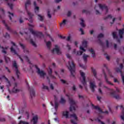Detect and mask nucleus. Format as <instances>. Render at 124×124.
I'll return each mask as SVG.
<instances>
[{
	"mask_svg": "<svg viewBox=\"0 0 124 124\" xmlns=\"http://www.w3.org/2000/svg\"><path fill=\"white\" fill-rule=\"evenodd\" d=\"M87 41H83L82 42V46H80L79 49L81 51H76V49H74L72 54L73 55H77V56H81L84 52H86V49H85L84 48H86L87 47Z\"/></svg>",
	"mask_w": 124,
	"mask_h": 124,
	"instance_id": "1",
	"label": "nucleus"
},
{
	"mask_svg": "<svg viewBox=\"0 0 124 124\" xmlns=\"http://www.w3.org/2000/svg\"><path fill=\"white\" fill-rule=\"evenodd\" d=\"M30 5H31V0H27L25 3V9L29 18H25V20H28L30 23H32V22H33V19H32V17H33V14L30 12V11L28 10V7H29Z\"/></svg>",
	"mask_w": 124,
	"mask_h": 124,
	"instance_id": "2",
	"label": "nucleus"
},
{
	"mask_svg": "<svg viewBox=\"0 0 124 124\" xmlns=\"http://www.w3.org/2000/svg\"><path fill=\"white\" fill-rule=\"evenodd\" d=\"M67 67L70 71L72 76L74 77L75 76V64L73 60H70L68 62V65H67Z\"/></svg>",
	"mask_w": 124,
	"mask_h": 124,
	"instance_id": "3",
	"label": "nucleus"
},
{
	"mask_svg": "<svg viewBox=\"0 0 124 124\" xmlns=\"http://www.w3.org/2000/svg\"><path fill=\"white\" fill-rule=\"evenodd\" d=\"M29 31L31 32L32 34L34 35L35 38H39L43 36L42 33L33 31V30H32V28H34V25L29 24Z\"/></svg>",
	"mask_w": 124,
	"mask_h": 124,
	"instance_id": "4",
	"label": "nucleus"
},
{
	"mask_svg": "<svg viewBox=\"0 0 124 124\" xmlns=\"http://www.w3.org/2000/svg\"><path fill=\"white\" fill-rule=\"evenodd\" d=\"M94 9L96 10V15H100L101 13L99 12L98 9H100L101 10H104L106 12H108V8L105 5H102L101 4H99L95 5Z\"/></svg>",
	"mask_w": 124,
	"mask_h": 124,
	"instance_id": "5",
	"label": "nucleus"
},
{
	"mask_svg": "<svg viewBox=\"0 0 124 124\" xmlns=\"http://www.w3.org/2000/svg\"><path fill=\"white\" fill-rule=\"evenodd\" d=\"M66 96H67L69 98L70 104L71 105V107L70 108V111L72 112H74L75 111L76 108H75V101L72 99V98H70L69 95L66 94Z\"/></svg>",
	"mask_w": 124,
	"mask_h": 124,
	"instance_id": "6",
	"label": "nucleus"
},
{
	"mask_svg": "<svg viewBox=\"0 0 124 124\" xmlns=\"http://www.w3.org/2000/svg\"><path fill=\"white\" fill-rule=\"evenodd\" d=\"M89 85L92 92L93 93H94L95 91V89L97 88L94 79H91L89 80Z\"/></svg>",
	"mask_w": 124,
	"mask_h": 124,
	"instance_id": "7",
	"label": "nucleus"
},
{
	"mask_svg": "<svg viewBox=\"0 0 124 124\" xmlns=\"http://www.w3.org/2000/svg\"><path fill=\"white\" fill-rule=\"evenodd\" d=\"M108 91H109L110 95L112 96V97H114V98L117 100L121 99V96L120 95H115V93H116V91H114V90L109 88H108Z\"/></svg>",
	"mask_w": 124,
	"mask_h": 124,
	"instance_id": "8",
	"label": "nucleus"
},
{
	"mask_svg": "<svg viewBox=\"0 0 124 124\" xmlns=\"http://www.w3.org/2000/svg\"><path fill=\"white\" fill-rule=\"evenodd\" d=\"M11 44L13 46L11 47V52L15 55H17V51H18V47L15 43L11 42Z\"/></svg>",
	"mask_w": 124,
	"mask_h": 124,
	"instance_id": "9",
	"label": "nucleus"
},
{
	"mask_svg": "<svg viewBox=\"0 0 124 124\" xmlns=\"http://www.w3.org/2000/svg\"><path fill=\"white\" fill-rule=\"evenodd\" d=\"M70 118L71 119V122L73 124H77L76 122L78 121V117H77V115L75 114V113L71 114L70 116Z\"/></svg>",
	"mask_w": 124,
	"mask_h": 124,
	"instance_id": "10",
	"label": "nucleus"
},
{
	"mask_svg": "<svg viewBox=\"0 0 124 124\" xmlns=\"http://www.w3.org/2000/svg\"><path fill=\"white\" fill-rule=\"evenodd\" d=\"M13 67L15 68V71L16 73V75H17V78H19V76L20 75V71L18 69V65L17 64V63L16 62V61H14L13 62Z\"/></svg>",
	"mask_w": 124,
	"mask_h": 124,
	"instance_id": "11",
	"label": "nucleus"
},
{
	"mask_svg": "<svg viewBox=\"0 0 124 124\" xmlns=\"http://www.w3.org/2000/svg\"><path fill=\"white\" fill-rule=\"evenodd\" d=\"M35 68L36 69L37 73H38V75L42 78H44L45 76H46V73H45L44 71L41 70L40 69L37 67V66H36Z\"/></svg>",
	"mask_w": 124,
	"mask_h": 124,
	"instance_id": "12",
	"label": "nucleus"
},
{
	"mask_svg": "<svg viewBox=\"0 0 124 124\" xmlns=\"http://www.w3.org/2000/svg\"><path fill=\"white\" fill-rule=\"evenodd\" d=\"M80 73L81 77L80 78V81L82 84H83V85L85 86V85H86V76H85L86 75L85 74V73L82 71H80Z\"/></svg>",
	"mask_w": 124,
	"mask_h": 124,
	"instance_id": "13",
	"label": "nucleus"
},
{
	"mask_svg": "<svg viewBox=\"0 0 124 124\" xmlns=\"http://www.w3.org/2000/svg\"><path fill=\"white\" fill-rule=\"evenodd\" d=\"M51 52L53 54H58V55H60V54L62 53L61 49H60V47L57 45L55 46V48H54Z\"/></svg>",
	"mask_w": 124,
	"mask_h": 124,
	"instance_id": "14",
	"label": "nucleus"
},
{
	"mask_svg": "<svg viewBox=\"0 0 124 124\" xmlns=\"http://www.w3.org/2000/svg\"><path fill=\"white\" fill-rule=\"evenodd\" d=\"M47 73L49 76L50 77L51 79H52L53 80H55V79H56V77L52 75V68H51L50 67H49L48 69H47Z\"/></svg>",
	"mask_w": 124,
	"mask_h": 124,
	"instance_id": "15",
	"label": "nucleus"
},
{
	"mask_svg": "<svg viewBox=\"0 0 124 124\" xmlns=\"http://www.w3.org/2000/svg\"><path fill=\"white\" fill-rule=\"evenodd\" d=\"M91 105L93 109H94L95 110V111L97 112V113H98V114H101V113H103V112H102V110H101V109H100V108H99V107L94 106V105H93V104H91Z\"/></svg>",
	"mask_w": 124,
	"mask_h": 124,
	"instance_id": "16",
	"label": "nucleus"
},
{
	"mask_svg": "<svg viewBox=\"0 0 124 124\" xmlns=\"http://www.w3.org/2000/svg\"><path fill=\"white\" fill-rule=\"evenodd\" d=\"M104 76L105 77V80L107 83V84H108V85H111V86H113V83L110 82L108 80V78L107 77V76L106 75V74H105V72L103 71Z\"/></svg>",
	"mask_w": 124,
	"mask_h": 124,
	"instance_id": "17",
	"label": "nucleus"
},
{
	"mask_svg": "<svg viewBox=\"0 0 124 124\" xmlns=\"http://www.w3.org/2000/svg\"><path fill=\"white\" fill-rule=\"evenodd\" d=\"M33 5L34 6V9L35 13H36V14H37V13L39 12V7L37 6L36 1H34L33 2Z\"/></svg>",
	"mask_w": 124,
	"mask_h": 124,
	"instance_id": "18",
	"label": "nucleus"
},
{
	"mask_svg": "<svg viewBox=\"0 0 124 124\" xmlns=\"http://www.w3.org/2000/svg\"><path fill=\"white\" fill-rule=\"evenodd\" d=\"M19 92H20V90L19 89H18V88H17V83H15L14 87L12 90V92L16 93H19Z\"/></svg>",
	"mask_w": 124,
	"mask_h": 124,
	"instance_id": "19",
	"label": "nucleus"
},
{
	"mask_svg": "<svg viewBox=\"0 0 124 124\" xmlns=\"http://www.w3.org/2000/svg\"><path fill=\"white\" fill-rule=\"evenodd\" d=\"M89 52L92 54V57L93 58L95 57V51L93 49V48H90L88 49Z\"/></svg>",
	"mask_w": 124,
	"mask_h": 124,
	"instance_id": "20",
	"label": "nucleus"
},
{
	"mask_svg": "<svg viewBox=\"0 0 124 124\" xmlns=\"http://www.w3.org/2000/svg\"><path fill=\"white\" fill-rule=\"evenodd\" d=\"M18 57L21 61L22 62H24V60H23V58L26 61V62H30V59H29V57L26 56L25 57L22 56L21 57L20 56L18 55Z\"/></svg>",
	"mask_w": 124,
	"mask_h": 124,
	"instance_id": "21",
	"label": "nucleus"
},
{
	"mask_svg": "<svg viewBox=\"0 0 124 124\" xmlns=\"http://www.w3.org/2000/svg\"><path fill=\"white\" fill-rule=\"evenodd\" d=\"M38 120V117L37 115L34 116L32 119V122L33 124H37V121ZM41 124H45L44 123H42Z\"/></svg>",
	"mask_w": 124,
	"mask_h": 124,
	"instance_id": "22",
	"label": "nucleus"
},
{
	"mask_svg": "<svg viewBox=\"0 0 124 124\" xmlns=\"http://www.w3.org/2000/svg\"><path fill=\"white\" fill-rule=\"evenodd\" d=\"M54 99L55 100V109L56 110V111H57V110H58V107H59V103L58 102H57V99H58V98L57 97V96H54Z\"/></svg>",
	"mask_w": 124,
	"mask_h": 124,
	"instance_id": "23",
	"label": "nucleus"
},
{
	"mask_svg": "<svg viewBox=\"0 0 124 124\" xmlns=\"http://www.w3.org/2000/svg\"><path fill=\"white\" fill-rule=\"evenodd\" d=\"M20 46H21V48L24 49V52L27 55H28V54H30V51L27 49H25V46H24V45L22 44H19Z\"/></svg>",
	"mask_w": 124,
	"mask_h": 124,
	"instance_id": "24",
	"label": "nucleus"
},
{
	"mask_svg": "<svg viewBox=\"0 0 124 124\" xmlns=\"http://www.w3.org/2000/svg\"><path fill=\"white\" fill-rule=\"evenodd\" d=\"M69 114V112L67 111H64L62 112V115L63 116V117H65L66 119L68 118V114Z\"/></svg>",
	"mask_w": 124,
	"mask_h": 124,
	"instance_id": "25",
	"label": "nucleus"
},
{
	"mask_svg": "<svg viewBox=\"0 0 124 124\" xmlns=\"http://www.w3.org/2000/svg\"><path fill=\"white\" fill-rule=\"evenodd\" d=\"M67 20H66V19H64L63 20V21L62 22V23H61V24H60V27H61V28H62V27H64V26L66 24H67Z\"/></svg>",
	"mask_w": 124,
	"mask_h": 124,
	"instance_id": "26",
	"label": "nucleus"
},
{
	"mask_svg": "<svg viewBox=\"0 0 124 124\" xmlns=\"http://www.w3.org/2000/svg\"><path fill=\"white\" fill-rule=\"evenodd\" d=\"M88 58H90V56H89L86 54H83V59L84 62H86L87 61H88Z\"/></svg>",
	"mask_w": 124,
	"mask_h": 124,
	"instance_id": "27",
	"label": "nucleus"
},
{
	"mask_svg": "<svg viewBox=\"0 0 124 124\" xmlns=\"http://www.w3.org/2000/svg\"><path fill=\"white\" fill-rule=\"evenodd\" d=\"M30 95L31 98L33 97L35 95V93H34V90L32 89H30Z\"/></svg>",
	"mask_w": 124,
	"mask_h": 124,
	"instance_id": "28",
	"label": "nucleus"
},
{
	"mask_svg": "<svg viewBox=\"0 0 124 124\" xmlns=\"http://www.w3.org/2000/svg\"><path fill=\"white\" fill-rule=\"evenodd\" d=\"M100 119H102V117L99 116V118H98L96 119V121L98 122V123H99V124H105V123H104V122H102L101 121H100Z\"/></svg>",
	"mask_w": 124,
	"mask_h": 124,
	"instance_id": "29",
	"label": "nucleus"
},
{
	"mask_svg": "<svg viewBox=\"0 0 124 124\" xmlns=\"http://www.w3.org/2000/svg\"><path fill=\"white\" fill-rule=\"evenodd\" d=\"M38 19L39 21L42 22L43 21V20H44V16H41V15H38Z\"/></svg>",
	"mask_w": 124,
	"mask_h": 124,
	"instance_id": "30",
	"label": "nucleus"
},
{
	"mask_svg": "<svg viewBox=\"0 0 124 124\" xmlns=\"http://www.w3.org/2000/svg\"><path fill=\"white\" fill-rule=\"evenodd\" d=\"M8 16H9L10 20H12V17L14 16V14L10 12H8Z\"/></svg>",
	"mask_w": 124,
	"mask_h": 124,
	"instance_id": "31",
	"label": "nucleus"
},
{
	"mask_svg": "<svg viewBox=\"0 0 124 124\" xmlns=\"http://www.w3.org/2000/svg\"><path fill=\"white\" fill-rule=\"evenodd\" d=\"M3 78H5L4 77H3ZM6 80V86L7 87H8V88H9V87H10V86H11V84L10 83V82L9 81H8V79H7V78H5Z\"/></svg>",
	"mask_w": 124,
	"mask_h": 124,
	"instance_id": "32",
	"label": "nucleus"
},
{
	"mask_svg": "<svg viewBox=\"0 0 124 124\" xmlns=\"http://www.w3.org/2000/svg\"><path fill=\"white\" fill-rule=\"evenodd\" d=\"M2 23L4 24L5 27H6V29H7V30L8 31H10V27H9L7 24H6V23H5V21L3 20L2 21Z\"/></svg>",
	"mask_w": 124,
	"mask_h": 124,
	"instance_id": "33",
	"label": "nucleus"
},
{
	"mask_svg": "<svg viewBox=\"0 0 124 124\" xmlns=\"http://www.w3.org/2000/svg\"><path fill=\"white\" fill-rule=\"evenodd\" d=\"M92 72H93V75L95 78H96V71H95V69L92 68Z\"/></svg>",
	"mask_w": 124,
	"mask_h": 124,
	"instance_id": "34",
	"label": "nucleus"
},
{
	"mask_svg": "<svg viewBox=\"0 0 124 124\" xmlns=\"http://www.w3.org/2000/svg\"><path fill=\"white\" fill-rule=\"evenodd\" d=\"M2 52L3 54H6V50H7L8 49V46L5 47V48L4 47H2Z\"/></svg>",
	"mask_w": 124,
	"mask_h": 124,
	"instance_id": "35",
	"label": "nucleus"
},
{
	"mask_svg": "<svg viewBox=\"0 0 124 124\" xmlns=\"http://www.w3.org/2000/svg\"><path fill=\"white\" fill-rule=\"evenodd\" d=\"M80 21H81V22H80V25L81 26V27H85V23H84V19H83V18H81L80 19Z\"/></svg>",
	"mask_w": 124,
	"mask_h": 124,
	"instance_id": "36",
	"label": "nucleus"
},
{
	"mask_svg": "<svg viewBox=\"0 0 124 124\" xmlns=\"http://www.w3.org/2000/svg\"><path fill=\"white\" fill-rule=\"evenodd\" d=\"M5 60L7 63L10 62V59L9 57H5Z\"/></svg>",
	"mask_w": 124,
	"mask_h": 124,
	"instance_id": "37",
	"label": "nucleus"
},
{
	"mask_svg": "<svg viewBox=\"0 0 124 124\" xmlns=\"http://www.w3.org/2000/svg\"><path fill=\"white\" fill-rule=\"evenodd\" d=\"M4 37H5V38L8 39V38H10V36L7 33H5L4 34Z\"/></svg>",
	"mask_w": 124,
	"mask_h": 124,
	"instance_id": "38",
	"label": "nucleus"
},
{
	"mask_svg": "<svg viewBox=\"0 0 124 124\" xmlns=\"http://www.w3.org/2000/svg\"><path fill=\"white\" fill-rule=\"evenodd\" d=\"M65 99H64L63 98H61V99L60 100V103H62V104H63L64 103H65Z\"/></svg>",
	"mask_w": 124,
	"mask_h": 124,
	"instance_id": "39",
	"label": "nucleus"
},
{
	"mask_svg": "<svg viewBox=\"0 0 124 124\" xmlns=\"http://www.w3.org/2000/svg\"><path fill=\"white\" fill-rule=\"evenodd\" d=\"M30 42H31V44H32V45H33V46H34V47H36V44H35V43L34 42L32 41V39L30 40Z\"/></svg>",
	"mask_w": 124,
	"mask_h": 124,
	"instance_id": "40",
	"label": "nucleus"
},
{
	"mask_svg": "<svg viewBox=\"0 0 124 124\" xmlns=\"http://www.w3.org/2000/svg\"><path fill=\"white\" fill-rule=\"evenodd\" d=\"M18 124H29V123L26 122V121H20L19 123Z\"/></svg>",
	"mask_w": 124,
	"mask_h": 124,
	"instance_id": "41",
	"label": "nucleus"
},
{
	"mask_svg": "<svg viewBox=\"0 0 124 124\" xmlns=\"http://www.w3.org/2000/svg\"><path fill=\"white\" fill-rule=\"evenodd\" d=\"M121 118L122 120H123V122L122 124H124V111L122 112V115L121 116Z\"/></svg>",
	"mask_w": 124,
	"mask_h": 124,
	"instance_id": "42",
	"label": "nucleus"
},
{
	"mask_svg": "<svg viewBox=\"0 0 124 124\" xmlns=\"http://www.w3.org/2000/svg\"><path fill=\"white\" fill-rule=\"evenodd\" d=\"M46 46L48 49H50V47H51V42L49 41L46 43Z\"/></svg>",
	"mask_w": 124,
	"mask_h": 124,
	"instance_id": "43",
	"label": "nucleus"
},
{
	"mask_svg": "<svg viewBox=\"0 0 124 124\" xmlns=\"http://www.w3.org/2000/svg\"><path fill=\"white\" fill-rule=\"evenodd\" d=\"M104 36V35L103 34H102V33H101V34H100L98 35V38L99 39H100V38H103Z\"/></svg>",
	"mask_w": 124,
	"mask_h": 124,
	"instance_id": "44",
	"label": "nucleus"
},
{
	"mask_svg": "<svg viewBox=\"0 0 124 124\" xmlns=\"http://www.w3.org/2000/svg\"><path fill=\"white\" fill-rule=\"evenodd\" d=\"M8 5H9V6L10 7L11 9H12L13 8V4L12 3H8Z\"/></svg>",
	"mask_w": 124,
	"mask_h": 124,
	"instance_id": "45",
	"label": "nucleus"
},
{
	"mask_svg": "<svg viewBox=\"0 0 124 124\" xmlns=\"http://www.w3.org/2000/svg\"><path fill=\"white\" fill-rule=\"evenodd\" d=\"M78 98L80 99H83L84 98V96L80 94H78Z\"/></svg>",
	"mask_w": 124,
	"mask_h": 124,
	"instance_id": "46",
	"label": "nucleus"
},
{
	"mask_svg": "<svg viewBox=\"0 0 124 124\" xmlns=\"http://www.w3.org/2000/svg\"><path fill=\"white\" fill-rule=\"evenodd\" d=\"M71 15V11H69L68 12L67 14V16L68 17H70Z\"/></svg>",
	"mask_w": 124,
	"mask_h": 124,
	"instance_id": "47",
	"label": "nucleus"
},
{
	"mask_svg": "<svg viewBox=\"0 0 124 124\" xmlns=\"http://www.w3.org/2000/svg\"><path fill=\"white\" fill-rule=\"evenodd\" d=\"M61 81L62 82V84H67V82H66V81L63 79H61Z\"/></svg>",
	"mask_w": 124,
	"mask_h": 124,
	"instance_id": "48",
	"label": "nucleus"
},
{
	"mask_svg": "<svg viewBox=\"0 0 124 124\" xmlns=\"http://www.w3.org/2000/svg\"><path fill=\"white\" fill-rule=\"evenodd\" d=\"M43 89H44L45 90H47V91L49 90V88H48V86H46L45 85H43Z\"/></svg>",
	"mask_w": 124,
	"mask_h": 124,
	"instance_id": "49",
	"label": "nucleus"
},
{
	"mask_svg": "<svg viewBox=\"0 0 124 124\" xmlns=\"http://www.w3.org/2000/svg\"><path fill=\"white\" fill-rule=\"evenodd\" d=\"M66 57H67V58L68 59H71V55H70V54H66Z\"/></svg>",
	"mask_w": 124,
	"mask_h": 124,
	"instance_id": "50",
	"label": "nucleus"
},
{
	"mask_svg": "<svg viewBox=\"0 0 124 124\" xmlns=\"http://www.w3.org/2000/svg\"><path fill=\"white\" fill-rule=\"evenodd\" d=\"M19 23L20 24H22V23H24V20H23V19L21 17H20L19 18Z\"/></svg>",
	"mask_w": 124,
	"mask_h": 124,
	"instance_id": "51",
	"label": "nucleus"
},
{
	"mask_svg": "<svg viewBox=\"0 0 124 124\" xmlns=\"http://www.w3.org/2000/svg\"><path fill=\"white\" fill-rule=\"evenodd\" d=\"M47 16L48 17V18H51V15L50 14V11H48L47 12Z\"/></svg>",
	"mask_w": 124,
	"mask_h": 124,
	"instance_id": "52",
	"label": "nucleus"
},
{
	"mask_svg": "<svg viewBox=\"0 0 124 124\" xmlns=\"http://www.w3.org/2000/svg\"><path fill=\"white\" fill-rule=\"evenodd\" d=\"M106 57L107 60H108V61L110 60V56L109 55H106Z\"/></svg>",
	"mask_w": 124,
	"mask_h": 124,
	"instance_id": "53",
	"label": "nucleus"
},
{
	"mask_svg": "<svg viewBox=\"0 0 124 124\" xmlns=\"http://www.w3.org/2000/svg\"><path fill=\"white\" fill-rule=\"evenodd\" d=\"M79 66H80V67H82V68H84V69L86 68V67L83 64H79Z\"/></svg>",
	"mask_w": 124,
	"mask_h": 124,
	"instance_id": "54",
	"label": "nucleus"
},
{
	"mask_svg": "<svg viewBox=\"0 0 124 124\" xmlns=\"http://www.w3.org/2000/svg\"><path fill=\"white\" fill-rule=\"evenodd\" d=\"M98 92L99 93H100L101 94H102V91L101 90V89L100 88L98 89Z\"/></svg>",
	"mask_w": 124,
	"mask_h": 124,
	"instance_id": "55",
	"label": "nucleus"
},
{
	"mask_svg": "<svg viewBox=\"0 0 124 124\" xmlns=\"http://www.w3.org/2000/svg\"><path fill=\"white\" fill-rule=\"evenodd\" d=\"M70 38H71L70 36H68L66 38L67 41H70Z\"/></svg>",
	"mask_w": 124,
	"mask_h": 124,
	"instance_id": "56",
	"label": "nucleus"
},
{
	"mask_svg": "<svg viewBox=\"0 0 124 124\" xmlns=\"http://www.w3.org/2000/svg\"><path fill=\"white\" fill-rule=\"evenodd\" d=\"M80 31L81 32V34H84V31H83V29H82L81 28H80L79 29Z\"/></svg>",
	"mask_w": 124,
	"mask_h": 124,
	"instance_id": "57",
	"label": "nucleus"
},
{
	"mask_svg": "<svg viewBox=\"0 0 124 124\" xmlns=\"http://www.w3.org/2000/svg\"><path fill=\"white\" fill-rule=\"evenodd\" d=\"M50 88L51 90H54V86H53V84L50 85Z\"/></svg>",
	"mask_w": 124,
	"mask_h": 124,
	"instance_id": "58",
	"label": "nucleus"
},
{
	"mask_svg": "<svg viewBox=\"0 0 124 124\" xmlns=\"http://www.w3.org/2000/svg\"><path fill=\"white\" fill-rule=\"evenodd\" d=\"M67 48L69 50H71V47H70V46H69V45H67Z\"/></svg>",
	"mask_w": 124,
	"mask_h": 124,
	"instance_id": "59",
	"label": "nucleus"
},
{
	"mask_svg": "<svg viewBox=\"0 0 124 124\" xmlns=\"http://www.w3.org/2000/svg\"><path fill=\"white\" fill-rule=\"evenodd\" d=\"M97 99H98V100H99V101H100V100H101V97L97 96Z\"/></svg>",
	"mask_w": 124,
	"mask_h": 124,
	"instance_id": "60",
	"label": "nucleus"
},
{
	"mask_svg": "<svg viewBox=\"0 0 124 124\" xmlns=\"http://www.w3.org/2000/svg\"><path fill=\"white\" fill-rule=\"evenodd\" d=\"M114 83H119V81L116 78L114 79Z\"/></svg>",
	"mask_w": 124,
	"mask_h": 124,
	"instance_id": "61",
	"label": "nucleus"
},
{
	"mask_svg": "<svg viewBox=\"0 0 124 124\" xmlns=\"http://www.w3.org/2000/svg\"><path fill=\"white\" fill-rule=\"evenodd\" d=\"M82 13H88V11H87V10H82Z\"/></svg>",
	"mask_w": 124,
	"mask_h": 124,
	"instance_id": "62",
	"label": "nucleus"
},
{
	"mask_svg": "<svg viewBox=\"0 0 124 124\" xmlns=\"http://www.w3.org/2000/svg\"><path fill=\"white\" fill-rule=\"evenodd\" d=\"M73 90V91H76V86H75V85H74L72 87Z\"/></svg>",
	"mask_w": 124,
	"mask_h": 124,
	"instance_id": "63",
	"label": "nucleus"
},
{
	"mask_svg": "<svg viewBox=\"0 0 124 124\" xmlns=\"http://www.w3.org/2000/svg\"><path fill=\"white\" fill-rule=\"evenodd\" d=\"M55 2H56V3H59V2H60V1H62V0H55Z\"/></svg>",
	"mask_w": 124,
	"mask_h": 124,
	"instance_id": "64",
	"label": "nucleus"
}]
</instances>
